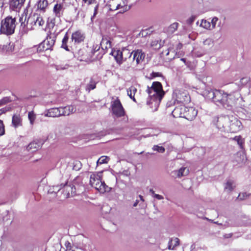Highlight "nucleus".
<instances>
[{
  "label": "nucleus",
  "mask_w": 251,
  "mask_h": 251,
  "mask_svg": "<svg viewBox=\"0 0 251 251\" xmlns=\"http://www.w3.org/2000/svg\"><path fill=\"white\" fill-rule=\"evenodd\" d=\"M175 101L173 102L174 104L177 103L184 104L190 101V96L187 90L181 89L175 90L174 92Z\"/></svg>",
  "instance_id": "obj_7"
},
{
  "label": "nucleus",
  "mask_w": 251,
  "mask_h": 251,
  "mask_svg": "<svg viewBox=\"0 0 251 251\" xmlns=\"http://www.w3.org/2000/svg\"><path fill=\"white\" fill-rule=\"evenodd\" d=\"M30 20L34 22L35 25L42 26L45 24V21L43 17L40 16L34 15L33 17L30 18Z\"/></svg>",
  "instance_id": "obj_25"
},
{
  "label": "nucleus",
  "mask_w": 251,
  "mask_h": 251,
  "mask_svg": "<svg viewBox=\"0 0 251 251\" xmlns=\"http://www.w3.org/2000/svg\"><path fill=\"white\" fill-rule=\"evenodd\" d=\"M12 124L15 128L22 126V119L20 114H14L13 116Z\"/></svg>",
  "instance_id": "obj_24"
},
{
  "label": "nucleus",
  "mask_w": 251,
  "mask_h": 251,
  "mask_svg": "<svg viewBox=\"0 0 251 251\" xmlns=\"http://www.w3.org/2000/svg\"><path fill=\"white\" fill-rule=\"evenodd\" d=\"M197 110L193 107H185V110L184 111L183 118L192 121L194 120L197 115Z\"/></svg>",
  "instance_id": "obj_15"
},
{
  "label": "nucleus",
  "mask_w": 251,
  "mask_h": 251,
  "mask_svg": "<svg viewBox=\"0 0 251 251\" xmlns=\"http://www.w3.org/2000/svg\"><path fill=\"white\" fill-rule=\"evenodd\" d=\"M228 96V94L224 91L211 90L208 91L207 97L209 99H212L216 104H221L224 105L227 104Z\"/></svg>",
  "instance_id": "obj_4"
},
{
  "label": "nucleus",
  "mask_w": 251,
  "mask_h": 251,
  "mask_svg": "<svg viewBox=\"0 0 251 251\" xmlns=\"http://www.w3.org/2000/svg\"><path fill=\"white\" fill-rule=\"evenodd\" d=\"M172 105V103L170 101V102H169L167 103V107H170L171 105Z\"/></svg>",
  "instance_id": "obj_56"
},
{
  "label": "nucleus",
  "mask_w": 251,
  "mask_h": 251,
  "mask_svg": "<svg viewBox=\"0 0 251 251\" xmlns=\"http://www.w3.org/2000/svg\"><path fill=\"white\" fill-rule=\"evenodd\" d=\"M65 246L66 248V250L72 249L71 245L69 242H66L65 244Z\"/></svg>",
  "instance_id": "obj_48"
},
{
  "label": "nucleus",
  "mask_w": 251,
  "mask_h": 251,
  "mask_svg": "<svg viewBox=\"0 0 251 251\" xmlns=\"http://www.w3.org/2000/svg\"><path fill=\"white\" fill-rule=\"evenodd\" d=\"M189 171L186 167H182L178 171L177 176L180 177L183 176H187L189 174Z\"/></svg>",
  "instance_id": "obj_35"
},
{
  "label": "nucleus",
  "mask_w": 251,
  "mask_h": 251,
  "mask_svg": "<svg viewBox=\"0 0 251 251\" xmlns=\"http://www.w3.org/2000/svg\"><path fill=\"white\" fill-rule=\"evenodd\" d=\"M79 54H81V61H84L87 62H92L93 61L97 60V57L92 56V52L88 49L87 47L86 49L84 50H81L79 51Z\"/></svg>",
  "instance_id": "obj_13"
},
{
  "label": "nucleus",
  "mask_w": 251,
  "mask_h": 251,
  "mask_svg": "<svg viewBox=\"0 0 251 251\" xmlns=\"http://www.w3.org/2000/svg\"><path fill=\"white\" fill-rule=\"evenodd\" d=\"M11 101V100L9 97H4L0 100V106L4 105V104L10 102Z\"/></svg>",
  "instance_id": "obj_40"
},
{
  "label": "nucleus",
  "mask_w": 251,
  "mask_h": 251,
  "mask_svg": "<svg viewBox=\"0 0 251 251\" xmlns=\"http://www.w3.org/2000/svg\"><path fill=\"white\" fill-rule=\"evenodd\" d=\"M109 160L108 157L106 156H101L97 161L98 164H102L103 163H107Z\"/></svg>",
  "instance_id": "obj_37"
},
{
  "label": "nucleus",
  "mask_w": 251,
  "mask_h": 251,
  "mask_svg": "<svg viewBox=\"0 0 251 251\" xmlns=\"http://www.w3.org/2000/svg\"><path fill=\"white\" fill-rule=\"evenodd\" d=\"M60 115L61 116H68L75 112L76 108L73 105H67L64 107H60Z\"/></svg>",
  "instance_id": "obj_20"
},
{
  "label": "nucleus",
  "mask_w": 251,
  "mask_h": 251,
  "mask_svg": "<svg viewBox=\"0 0 251 251\" xmlns=\"http://www.w3.org/2000/svg\"><path fill=\"white\" fill-rule=\"evenodd\" d=\"M65 190H71L70 192H69L65 194L66 197L69 198L79 194L80 192H82L84 190V186L82 184H76V185L73 184L70 185H66L65 186Z\"/></svg>",
  "instance_id": "obj_9"
},
{
  "label": "nucleus",
  "mask_w": 251,
  "mask_h": 251,
  "mask_svg": "<svg viewBox=\"0 0 251 251\" xmlns=\"http://www.w3.org/2000/svg\"><path fill=\"white\" fill-rule=\"evenodd\" d=\"M100 45L98 44H93L92 47H88V49L93 54L92 56L97 57V60L100 59L106 53L105 51H103L102 49L100 50Z\"/></svg>",
  "instance_id": "obj_12"
},
{
  "label": "nucleus",
  "mask_w": 251,
  "mask_h": 251,
  "mask_svg": "<svg viewBox=\"0 0 251 251\" xmlns=\"http://www.w3.org/2000/svg\"><path fill=\"white\" fill-rule=\"evenodd\" d=\"M201 26L207 29H212L211 23L205 20H201Z\"/></svg>",
  "instance_id": "obj_36"
},
{
  "label": "nucleus",
  "mask_w": 251,
  "mask_h": 251,
  "mask_svg": "<svg viewBox=\"0 0 251 251\" xmlns=\"http://www.w3.org/2000/svg\"><path fill=\"white\" fill-rule=\"evenodd\" d=\"M133 57V62L135 60L136 64H139L141 62H142L145 57V54L144 52L142 51L141 50H136L132 51Z\"/></svg>",
  "instance_id": "obj_17"
},
{
  "label": "nucleus",
  "mask_w": 251,
  "mask_h": 251,
  "mask_svg": "<svg viewBox=\"0 0 251 251\" xmlns=\"http://www.w3.org/2000/svg\"><path fill=\"white\" fill-rule=\"evenodd\" d=\"M178 24L177 23H174L171 25L167 28V32L169 34L174 33L177 29Z\"/></svg>",
  "instance_id": "obj_34"
},
{
  "label": "nucleus",
  "mask_w": 251,
  "mask_h": 251,
  "mask_svg": "<svg viewBox=\"0 0 251 251\" xmlns=\"http://www.w3.org/2000/svg\"><path fill=\"white\" fill-rule=\"evenodd\" d=\"M66 185H67V183H66V184L64 185H63V187H64L63 193H64V196H66L65 194L67 193H68V192H71V190H65V186H66Z\"/></svg>",
  "instance_id": "obj_50"
},
{
  "label": "nucleus",
  "mask_w": 251,
  "mask_h": 251,
  "mask_svg": "<svg viewBox=\"0 0 251 251\" xmlns=\"http://www.w3.org/2000/svg\"><path fill=\"white\" fill-rule=\"evenodd\" d=\"M45 116L50 117H57L61 116L59 107H54L49 109L47 111Z\"/></svg>",
  "instance_id": "obj_22"
},
{
  "label": "nucleus",
  "mask_w": 251,
  "mask_h": 251,
  "mask_svg": "<svg viewBox=\"0 0 251 251\" xmlns=\"http://www.w3.org/2000/svg\"><path fill=\"white\" fill-rule=\"evenodd\" d=\"M235 187L233 181L230 179L228 180L225 185V190L228 192H231Z\"/></svg>",
  "instance_id": "obj_29"
},
{
  "label": "nucleus",
  "mask_w": 251,
  "mask_h": 251,
  "mask_svg": "<svg viewBox=\"0 0 251 251\" xmlns=\"http://www.w3.org/2000/svg\"><path fill=\"white\" fill-rule=\"evenodd\" d=\"M4 5V3L2 0H0V9H2Z\"/></svg>",
  "instance_id": "obj_52"
},
{
  "label": "nucleus",
  "mask_w": 251,
  "mask_h": 251,
  "mask_svg": "<svg viewBox=\"0 0 251 251\" xmlns=\"http://www.w3.org/2000/svg\"><path fill=\"white\" fill-rule=\"evenodd\" d=\"M100 45L98 44H93L92 47H88V49L93 54L92 56L97 57V60L100 59L106 53L105 51H103L102 49L100 50Z\"/></svg>",
  "instance_id": "obj_11"
},
{
  "label": "nucleus",
  "mask_w": 251,
  "mask_h": 251,
  "mask_svg": "<svg viewBox=\"0 0 251 251\" xmlns=\"http://www.w3.org/2000/svg\"><path fill=\"white\" fill-rule=\"evenodd\" d=\"M250 195V194H248L246 192L240 193L237 198L241 201H243L247 199Z\"/></svg>",
  "instance_id": "obj_38"
},
{
  "label": "nucleus",
  "mask_w": 251,
  "mask_h": 251,
  "mask_svg": "<svg viewBox=\"0 0 251 251\" xmlns=\"http://www.w3.org/2000/svg\"><path fill=\"white\" fill-rule=\"evenodd\" d=\"M233 140H234L237 142L238 145L239 146L240 149H243L245 143L244 139L242 138V136H236L234 138H232Z\"/></svg>",
  "instance_id": "obj_32"
},
{
  "label": "nucleus",
  "mask_w": 251,
  "mask_h": 251,
  "mask_svg": "<svg viewBox=\"0 0 251 251\" xmlns=\"http://www.w3.org/2000/svg\"><path fill=\"white\" fill-rule=\"evenodd\" d=\"M169 53V50L168 48H166L164 50H163L160 52V56L161 57H164L165 56H167Z\"/></svg>",
  "instance_id": "obj_44"
},
{
  "label": "nucleus",
  "mask_w": 251,
  "mask_h": 251,
  "mask_svg": "<svg viewBox=\"0 0 251 251\" xmlns=\"http://www.w3.org/2000/svg\"><path fill=\"white\" fill-rule=\"evenodd\" d=\"M98 9V5H97L94 9V16H95L97 14Z\"/></svg>",
  "instance_id": "obj_51"
},
{
  "label": "nucleus",
  "mask_w": 251,
  "mask_h": 251,
  "mask_svg": "<svg viewBox=\"0 0 251 251\" xmlns=\"http://www.w3.org/2000/svg\"><path fill=\"white\" fill-rule=\"evenodd\" d=\"M150 192L153 195L154 197L157 198V194H155L154 192L153 191L152 189H150Z\"/></svg>",
  "instance_id": "obj_53"
},
{
  "label": "nucleus",
  "mask_w": 251,
  "mask_h": 251,
  "mask_svg": "<svg viewBox=\"0 0 251 251\" xmlns=\"http://www.w3.org/2000/svg\"><path fill=\"white\" fill-rule=\"evenodd\" d=\"M111 54L119 65L125 63L127 68L131 67L133 63V59L131 57L132 51L131 52L128 49L123 48L121 50H114Z\"/></svg>",
  "instance_id": "obj_1"
},
{
  "label": "nucleus",
  "mask_w": 251,
  "mask_h": 251,
  "mask_svg": "<svg viewBox=\"0 0 251 251\" xmlns=\"http://www.w3.org/2000/svg\"><path fill=\"white\" fill-rule=\"evenodd\" d=\"M165 151V148L162 146H158V152L163 153Z\"/></svg>",
  "instance_id": "obj_49"
},
{
  "label": "nucleus",
  "mask_w": 251,
  "mask_h": 251,
  "mask_svg": "<svg viewBox=\"0 0 251 251\" xmlns=\"http://www.w3.org/2000/svg\"><path fill=\"white\" fill-rule=\"evenodd\" d=\"M181 60H182V61H183L184 62H185V58H181Z\"/></svg>",
  "instance_id": "obj_63"
},
{
  "label": "nucleus",
  "mask_w": 251,
  "mask_h": 251,
  "mask_svg": "<svg viewBox=\"0 0 251 251\" xmlns=\"http://www.w3.org/2000/svg\"><path fill=\"white\" fill-rule=\"evenodd\" d=\"M179 239L177 238H172L168 242V248L169 250H173L175 248L179 245Z\"/></svg>",
  "instance_id": "obj_27"
},
{
  "label": "nucleus",
  "mask_w": 251,
  "mask_h": 251,
  "mask_svg": "<svg viewBox=\"0 0 251 251\" xmlns=\"http://www.w3.org/2000/svg\"><path fill=\"white\" fill-rule=\"evenodd\" d=\"M218 19L217 17H214L211 20V27L212 29L214 28L215 27L217 22L218 21Z\"/></svg>",
  "instance_id": "obj_45"
},
{
  "label": "nucleus",
  "mask_w": 251,
  "mask_h": 251,
  "mask_svg": "<svg viewBox=\"0 0 251 251\" xmlns=\"http://www.w3.org/2000/svg\"><path fill=\"white\" fill-rule=\"evenodd\" d=\"M136 92L137 89L134 86H131L127 90L128 95L134 101H136L134 96Z\"/></svg>",
  "instance_id": "obj_30"
},
{
  "label": "nucleus",
  "mask_w": 251,
  "mask_h": 251,
  "mask_svg": "<svg viewBox=\"0 0 251 251\" xmlns=\"http://www.w3.org/2000/svg\"><path fill=\"white\" fill-rule=\"evenodd\" d=\"M139 198H140V200H141V201H144V199H143V196H141V195H139Z\"/></svg>",
  "instance_id": "obj_58"
},
{
  "label": "nucleus",
  "mask_w": 251,
  "mask_h": 251,
  "mask_svg": "<svg viewBox=\"0 0 251 251\" xmlns=\"http://www.w3.org/2000/svg\"><path fill=\"white\" fill-rule=\"evenodd\" d=\"M25 0H10L9 5L13 10L20 9L24 5Z\"/></svg>",
  "instance_id": "obj_21"
},
{
  "label": "nucleus",
  "mask_w": 251,
  "mask_h": 251,
  "mask_svg": "<svg viewBox=\"0 0 251 251\" xmlns=\"http://www.w3.org/2000/svg\"><path fill=\"white\" fill-rule=\"evenodd\" d=\"M103 51L106 52L107 50L111 48L110 38L108 36H102V40L99 44Z\"/></svg>",
  "instance_id": "obj_19"
},
{
  "label": "nucleus",
  "mask_w": 251,
  "mask_h": 251,
  "mask_svg": "<svg viewBox=\"0 0 251 251\" xmlns=\"http://www.w3.org/2000/svg\"><path fill=\"white\" fill-rule=\"evenodd\" d=\"M147 92L149 96L147 104L152 112H155L157 110V81H154L151 87H148Z\"/></svg>",
  "instance_id": "obj_5"
},
{
  "label": "nucleus",
  "mask_w": 251,
  "mask_h": 251,
  "mask_svg": "<svg viewBox=\"0 0 251 251\" xmlns=\"http://www.w3.org/2000/svg\"><path fill=\"white\" fill-rule=\"evenodd\" d=\"M5 133V128L3 121L0 120V136L4 135Z\"/></svg>",
  "instance_id": "obj_42"
},
{
  "label": "nucleus",
  "mask_w": 251,
  "mask_h": 251,
  "mask_svg": "<svg viewBox=\"0 0 251 251\" xmlns=\"http://www.w3.org/2000/svg\"><path fill=\"white\" fill-rule=\"evenodd\" d=\"M48 5V0H39L37 3V9L42 12H45Z\"/></svg>",
  "instance_id": "obj_23"
},
{
  "label": "nucleus",
  "mask_w": 251,
  "mask_h": 251,
  "mask_svg": "<svg viewBox=\"0 0 251 251\" xmlns=\"http://www.w3.org/2000/svg\"><path fill=\"white\" fill-rule=\"evenodd\" d=\"M185 110V106L184 104H179V105L175 107L172 112V114L174 118H183L184 111Z\"/></svg>",
  "instance_id": "obj_18"
},
{
  "label": "nucleus",
  "mask_w": 251,
  "mask_h": 251,
  "mask_svg": "<svg viewBox=\"0 0 251 251\" xmlns=\"http://www.w3.org/2000/svg\"><path fill=\"white\" fill-rule=\"evenodd\" d=\"M182 47V44L181 43H179L177 45V49H181Z\"/></svg>",
  "instance_id": "obj_54"
},
{
  "label": "nucleus",
  "mask_w": 251,
  "mask_h": 251,
  "mask_svg": "<svg viewBox=\"0 0 251 251\" xmlns=\"http://www.w3.org/2000/svg\"><path fill=\"white\" fill-rule=\"evenodd\" d=\"M111 111L113 115L117 118L122 117L126 115L125 110L118 98L112 101Z\"/></svg>",
  "instance_id": "obj_8"
},
{
  "label": "nucleus",
  "mask_w": 251,
  "mask_h": 251,
  "mask_svg": "<svg viewBox=\"0 0 251 251\" xmlns=\"http://www.w3.org/2000/svg\"><path fill=\"white\" fill-rule=\"evenodd\" d=\"M72 41L75 44H80L84 42L85 39V33L80 30H76L72 33Z\"/></svg>",
  "instance_id": "obj_14"
},
{
  "label": "nucleus",
  "mask_w": 251,
  "mask_h": 251,
  "mask_svg": "<svg viewBox=\"0 0 251 251\" xmlns=\"http://www.w3.org/2000/svg\"><path fill=\"white\" fill-rule=\"evenodd\" d=\"M65 251H75L72 249H69V250H65Z\"/></svg>",
  "instance_id": "obj_62"
},
{
  "label": "nucleus",
  "mask_w": 251,
  "mask_h": 251,
  "mask_svg": "<svg viewBox=\"0 0 251 251\" xmlns=\"http://www.w3.org/2000/svg\"><path fill=\"white\" fill-rule=\"evenodd\" d=\"M96 87V83L93 80L91 79L90 83L88 84V88L89 90L94 89Z\"/></svg>",
  "instance_id": "obj_41"
},
{
  "label": "nucleus",
  "mask_w": 251,
  "mask_h": 251,
  "mask_svg": "<svg viewBox=\"0 0 251 251\" xmlns=\"http://www.w3.org/2000/svg\"><path fill=\"white\" fill-rule=\"evenodd\" d=\"M152 76L153 77H157V73L153 72L152 74Z\"/></svg>",
  "instance_id": "obj_55"
},
{
  "label": "nucleus",
  "mask_w": 251,
  "mask_h": 251,
  "mask_svg": "<svg viewBox=\"0 0 251 251\" xmlns=\"http://www.w3.org/2000/svg\"><path fill=\"white\" fill-rule=\"evenodd\" d=\"M155 45V43H152L151 44V46L152 47H153Z\"/></svg>",
  "instance_id": "obj_64"
},
{
  "label": "nucleus",
  "mask_w": 251,
  "mask_h": 251,
  "mask_svg": "<svg viewBox=\"0 0 251 251\" xmlns=\"http://www.w3.org/2000/svg\"><path fill=\"white\" fill-rule=\"evenodd\" d=\"M153 149L154 151H157V145H154L153 147Z\"/></svg>",
  "instance_id": "obj_61"
},
{
  "label": "nucleus",
  "mask_w": 251,
  "mask_h": 251,
  "mask_svg": "<svg viewBox=\"0 0 251 251\" xmlns=\"http://www.w3.org/2000/svg\"><path fill=\"white\" fill-rule=\"evenodd\" d=\"M232 236V234H229L227 236H226V235L225 237L226 238H229V237H231Z\"/></svg>",
  "instance_id": "obj_60"
},
{
  "label": "nucleus",
  "mask_w": 251,
  "mask_h": 251,
  "mask_svg": "<svg viewBox=\"0 0 251 251\" xmlns=\"http://www.w3.org/2000/svg\"><path fill=\"white\" fill-rule=\"evenodd\" d=\"M102 172L93 173L90 176L89 183L92 187L103 194L110 191V188L106 185L104 181H102Z\"/></svg>",
  "instance_id": "obj_2"
},
{
  "label": "nucleus",
  "mask_w": 251,
  "mask_h": 251,
  "mask_svg": "<svg viewBox=\"0 0 251 251\" xmlns=\"http://www.w3.org/2000/svg\"><path fill=\"white\" fill-rule=\"evenodd\" d=\"M82 2L88 5H91L97 2V0H82Z\"/></svg>",
  "instance_id": "obj_43"
},
{
  "label": "nucleus",
  "mask_w": 251,
  "mask_h": 251,
  "mask_svg": "<svg viewBox=\"0 0 251 251\" xmlns=\"http://www.w3.org/2000/svg\"><path fill=\"white\" fill-rule=\"evenodd\" d=\"M68 40H69V36H68V33H66L65 34V35L62 40V44H61V47L67 51L70 50L68 48V46L67 45V43L68 42Z\"/></svg>",
  "instance_id": "obj_31"
},
{
  "label": "nucleus",
  "mask_w": 251,
  "mask_h": 251,
  "mask_svg": "<svg viewBox=\"0 0 251 251\" xmlns=\"http://www.w3.org/2000/svg\"><path fill=\"white\" fill-rule=\"evenodd\" d=\"M28 117L31 124H33L36 115L33 111L29 112L28 114Z\"/></svg>",
  "instance_id": "obj_39"
},
{
  "label": "nucleus",
  "mask_w": 251,
  "mask_h": 251,
  "mask_svg": "<svg viewBox=\"0 0 251 251\" xmlns=\"http://www.w3.org/2000/svg\"><path fill=\"white\" fill-rule=\"evenodd\" d=\"M65 8L63 3L57 2L55 3L53 7V13L55 17L60 18L63 16Z\"/></svg>",
  "instance_id": "obj_16"
},
{
  "label": "nucleus",
  "mask_w": 251,
  "mask_h": 251,
  "mask_svg": "<svg viewBox=\"0 0 251 251\" xmlns=\"http://www.w3.org/2000/svg\"><path fill=\"white\" fill-rule=\"evenodd\" d=\"M41 147V143L38 141H33L31 142L27 147V150L32 152L35 151L40 149Z\"/></svg>",
  "instance_id": "obj_26"
},
{
  "label": "nucleus",
  "mask_w": 251,
  "mask_h": 251,
  "mask_svg": "<svg viewBox=\"0 0 251 251\" xmlns=\"http://www.w3.org/2000/svg\"><path fill=\"white\" fill-rule=\"evenodd\" d=\"M30 19V17L27 18V15L22 14L19 18V22L21 23V26L25 28L27 26L29 20Z\"/></svg>",
  "instance_id": "obj_28"
},
{
  "label": "nucleus",
  "mask_w": 251,
  "mask_h": 251,
  "mask_svg": "<svg viewBox=\"0 0 251 251\" xmlns=\"http://www.w3.org/2000/svg\"><path fill=\"white\" fill-rule=\"evenodd\" d=\"M165 92L163 91L161 83L158 81V100L160 101L164 97Z\"/></svg>",
  "instance_id": "obj_33"
},
{
  "label": "nucleus",
  "mask_w": 251,
  "mask_h": 251,
  "mask_svg": "<svg viewBox=\"0 0 251 251\" xmlns=\"http://www.w3.org/2000/svg\"><path fill=\"white\" fill-rule=\"evenodd\" d=\"M163 199V197L162 196L159 195L158 194V200H161V199Z\"/></svg>",
  "instance_id": "obj_59"
},
{
  "label": "nucleus",
  "mask_w": 251,
  "mask_h": 251,
  "mask_svg": "<svg viewBox=\"0 0 251 251\" xmlns=\"http://www.w3.org/2000/svg\"><path fill=\"white\" fill-rule=\"evenodd\" d=\"M16 26V18L8 16L1 21L0 33L7 36L11 35L15 32Z\"/></svg>",
  "instance_id": "obj_3"
},
{
  "label": "nucleus",
  "mask_w": 251,
  "mask_h": 251,
  "mask_svg": "<svg viewBox=\"0 0 251 251\" xmlns=\"http://www.w3.org/2000/svg\"><path fill=\"white\" fill-rule=\"evenodd\" d=\"M10 108L7 107H4L0 109V116L5 113L6 111H9Z\"/></svg>",
  "instance_id": "obj_47"
},
{
  "label": "nucleus",
  "mask_w": 251,
  "mask_h": 251,
  "mask_svg": "<svg viewBox=\"0 0 251 251\" xmlns=\"http://www.w3.org/2000/svg\"><path fill=\"white\" fill-rule=\"evenodd\" d=\"M47 24L49 26L53 27L55 25V19H51L50 22L48 20L47 21Z\"/></svg>",
  "instance_id": "obj_46"
},
{
  "label": "nucleus",
  "mask_w": 251,
  "mask_h": 251,
  "mask_svg": "<svg viewBox=\"0 0 251 251\" xmlns=\"http://www.w3.org/2000/svg\"><path fill=\"white\" fill-rule=\"evenodd\" d=\"M109 7L111 11L119 10V13H123L130 9L131 5L128 0H111Z\"/></svg>",
  "instance_id": "obj_6"
},
{
  "label": "nucleus",
  "mask_w": 251,
  "mask_h": 251,
  "mask_svg": "<svg viewBox=\"0 0 251 251\" xmlns=\"http://www.w3.org/2000/svg\"><path fill=\"white\" fill-rule=\"evenodd\" d=\"M56 36L54 35H49L45 40L40 44L39 48H42L43 50H47L51 49L54 45Z\"/></svg>",
  "instance_id": "obj_10"
},
{
  "label": "nucleus",
  "mask_w": 251,
  "mask_h": 251,
  "mask_svg": "<svg viewBox=\"0 0 251 251\" xmlns=\"http://www.w3.org/2000/svg\"><path fill=\"white\" fill-rule=\"evenodd\" d=\"M138 200H136V201L134 203V204H133V206L134 207L136 206L137 205V204H138Z\"/></svg>",
  "instance_id": "obj_57"
}]
</instances>
